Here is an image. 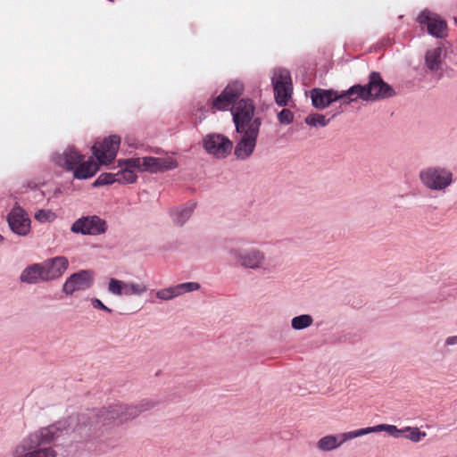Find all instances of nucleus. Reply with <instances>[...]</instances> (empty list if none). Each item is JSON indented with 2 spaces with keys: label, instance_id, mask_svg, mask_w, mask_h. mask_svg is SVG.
<instances>
[{
  "label": "nucleus",
  "instance_id": "16",
  "mask_svg": "<svg viewBox=\"0 0 457 457\" xmlns=\"http://www.w3.org/2000/svg\"><path fill=\"white\" fill-rule=\"evenodd\" d=\"M417 21L421 27H427L430 35L438 38L447 36V24L436 13L425 10L419 14Z\"/></svg>",
  "mask_w": 457,
  "mask_h": 457
},
{
  "label": "nucleus",
  "instance_id": "11",
  "mask_svg": "<svg viewBox=\"0 0 457 457\" xmlns=\"http://www.w3.org/2000/svg\"><path fill=\"white\" fill-rule=\"evenodd\" d=\"M6 220L11 231L18 236L25 237L31 229V220L27 212L18 204L9 212Z\"/></svg>",
  "mask_w": 457,
  "mask_h": 457
},
{
  "label": "nucleus",
  "instance_id": "3",
  "mask_svg": "<svg viewBox=\"0 0 457 457\" xmlns=\"http://www.w3.org/2000/svg\"><path fill=\"white\" fill-rule=\"evenodd\" d=\"M254 106L249 99H241L232 109L233 120L237 133L242 134L235 147V154L245 160L253 153L256 145L261 120L253 119Z\"/></svg>",
  "mask_w": 457,
  "mask_h": 457
},
{
  "label": "nucleus",
  "instance_id": "32",
  "mask_svg": "<svg viewBox=\"0 0 457 457\" xmlns=\"http://www.w3.org/2000/svg\"><path fill=\"white\" fill-rule=\"evenodd\" d=\"M445 345L451 346L457 345V336L448 337L445 341Z\"/></svg>",
  "mask_w": 457,
  "mask_h": 457
},
{
  "label": "nucleus",
  "instance_id": "30",
  "mask_svg": "<svg viewBox=\"0 0 457 457\" xmlns=\"http://www.w3.org/2000/svg\"><path fill=\"white\" fill-rule=\"evenodd\" d=\"M294 114L289 109H283L278 114V120L282 124H289L293 121Z\"/></svg>",
  "mask_w": 457,
  "mask_h": 457
},
{
  "label": "nucleus",
  "instance_id": "34",
  "mask_svg": "<svg viewBox=\"0 0 457 457\" xmlns=\"http://www.w3.org/2000/svg\"><path fill=\"white\" fill-rule=\"evenodd\" d=\"M87 450H92V447L91 446H87Z\"/></svg>",
  "mask_w": 457,
  "mask_h": 457
},
{
  "label": "nucleus",
  "instance_id": "31",
  "mask_svg": "<svg viewBox=\"0 0 457 457\" xmlns=\"http://www.w3.org/2000/svg\"><path fill=\"white\" fill-rule=\"evenodd\" d=\"M91 304L95 309L102 310L106 312L111 313L112 311L109 307H107L100 299L98 298H92L91 299Z\"/></svg>",
  "mask_w": 457,
  "mask_h": 457
},
{
  "label": "nucleus",
  "instance_id": "7",
  "mask_svg": "<svg viewBox=\"0 0 457 457\" xmlns=\"http://www.w3.org/2000/svg\"><path fill=\"white\" fill-rule=\"evenodd\" d=\"M228 253L236 264L245 269H261L266 260L265 253L257 248L231 247Z\"/></svg>",
  "mask_w": 457,
  "mask_h": 457
},
{
  "label": "nucleus",
  "instance_id": "22",
  "mask_svg": "<svg viewBox=\"0 0 457 457\" xmlns=\"http://www.w3.org/2000/svg\"><path fill=\"white\" fill-rule=\"evenodd\" d=\"M313 323V319L310 314H301L291 320V327L295 330H302L309 328Z\"/></svg>",
  "mask_w": 457,
  "mask_h": 457
},
{
  "label": "nucleus",
  "instance_id": "20",
  "mask_svg": "<svg viewBox=\"0 0 457 457\" xmlns=\"http://www.w3.org/2000/svg\"><path fill=\"white\" fill-rule=\"evenodd\" d=\"M20 280L27 284H37L44 281L41 263H34L26 267L20 276Z\"/></svg>",
  "mask_w": 457,
  "mask_h": 457
},
{
  "label": "nucleus",
  "instance_id": "24",
  "mask_svg": "<svg viewBox=\"0 0 457 457\" xmlns=\"http://www.w3.org/2000/svg\"><path fill=\"white\" fill-rule=\"evenodd\" d=\"M329 119H327L323 114L312 113L305 118V123L312 127H325L328 124Z\"/></svg>",
  "mask_w": 457,
  "mask_h": 457
},
{
  "label": "nucleus",
  "instance_id": "25",
  "mask_svg": "<svg viewBox=\"0 0 457 457\" xmlns=\"http://www.w3.org/2000/svg\"><path fill=\"white\" fill-rule=\"evenodd\" d=\"M125 281L111 278L108 283V291L115 295H124Z\"/></svg>",
  "mask_w": 457,
  "mask_h": 457
},
{
  "label": "nucleus",
  "instance_id": "18",
  "mask_svg": "<svg viewBox=\"0 0 457 457\" xmlns=\"http://www.w3.org/2000/svg\"><path fill=\"white\" fill-rule=\"evenodd\" d=\"M69 262L64 256H56L46 260L41 263L44 281H50L59 278L68 269Z\"/></svg>",
  "mask_w": 457,
  "mask_h": 457
},
{
  "label": "nucleus",
  "instance_id": "28",
  "mask_svg": "<svg viewBox=\"0 0 457 457\" xmlns=\"http://www.w3.org/2000/svg\"><path fill=\"white\" fill-rule=\"evenodd\" d=\"M156 296L164 301L171 300L175 298L177 295L176 290L174 287H170L168 288L161 289L157 291Z\"/></svg>",
  "mask_w": 457,
  "mask_h": 457
},
{
  "label": "nucleus",
  "instance_id": "5",
  "mask_svg": "<svg viewBox=\"0 0 457 457\" xmlns=\"http://www.w3.org/2000/svg\"><path fill=\"white\" fill-rule=\"evenodd\" d=\"M394 88L386 83L378 72L373 71L369 76L366 85L356 84L348 89L346 104L361 99L363 101H376L395 96Z\"/></svg>",
  "mask_w": 457,
  "mask_h": 457
},
{
  "label": "nucleus",
  "instance_id": "21",
  "mask_svg": "<svg viewBox=\"0 0 457 457\" xmlns=\"http://www.w3.org/2000/svg\"><path fill=\"white\" fill-rule=\"evenodd\" d=\"M425 61L431 71H438L442 63V47L437 46L427 52Z\"/></svg>",
  "mask_w": 457,
  "mask_h": 457
},
{
  "label": "nucleus",
  "instance_id": "12",
  "mask_svg": "<svg viewBox=\"0 0 457 457\" xmlns=\"http://www.w3.org/2000/svg\"><path fill=\"white\" fill-rule=\"evenodd\" d=\"M94 284V271L91 270H80L72 273L64 282L62 292L66 295H71L76 291H84Z\"/></svg>",
  "mask_w": 457,
  "mask_h": 457
},
{
  "label": "nucleus",
  "instance_id": "26",
  "mask_svg": "<svg viewBox=\"0 0 457 457\" xmlns=\"http://www.w3.org/2000/svg\"><path fill=\"white\" fill-rule=\"evenodd\" d=\"M177 295H181L184 293L192 292L200 288V284L197 282H185L174 286Z\"/></svg>",
  "mask_w": 457,
  "mask_h": 457
},
{
  "label": "nucleus",
  "instance_id": "33",
  "mask_svg": "<svg viewBox=\"0 0 457 457\" xmlns=\"http://www.w3.org/2000/svg\"><path fill=\"white\" fill-rule=\"evenodd\" d=\"M4 240V237L0 234V242H3Z\"/></svg>",
  "mask_w": 457,
  "mask_h": 457
},
{
  "label": "nucleus",
  "instance_id": "23",
  "mask_svg": "<svg viewBox=\"0 0 457 457\" xmlns=\"http://www.w3.org/2000/svg\"><path fill=\"white\" fill-rule=\"evenodd\" d=\"M146 291V286L142 283L125 282L124 295H141Z\"/></svg>",
  "mask_w": 457,
  "mask_h": 457
},
{
  "label": "nucleus",
  "instance_id": "27",
  "mask_svg": "<svg viewBox=\"0 0 457 457\" xmlns=\"http://www.w3.org/2000/svg\"><path fill=\"white\" fill-rule=\"evenodd\" d=\"M117 182V173H103L94 182L95 186H103Z\"/></svg>",
  "mask_w": 457,
  "mask_h": 457
},
{
  "label": "nucleus",
  "instance_id": "13",
  "mask_svg": "<svg viewBox=\"0 0 457 457\" xmlns=\"http://www.w3.org/2000/svg\"><path fill=\"white\" fill-rule=\"evenodd\" d=\"M312 104L316 109L323 110L329 106L330 104L337 100H348V89L338 92L334 89H323L315 87L310 91Z\"/></svg>",
  "mask_w": 457,
  "mask_h": 457
},
{
  "label": "nucleus",
  "instance_id": "15",
  "mask_svg": "<svg viewBox=\"0 0 457 457\" xmlns=\"http://www.w3.org/2000/svg\"><path fill=\"white\" fill-rule=\"evenodd\" d=\"M370 434V428H360L353 431L339 434L337 436H326L318 441L317 446L320 450L324 452L332 451L338 448L341 445L348 440L354 439Z\"/></svg>",
  "mask_w": 457,
  "mask_h": 457
},
{
  "label": "nucleus",
  "instance_id": "14",
  "mask_svg": "<svg viewBox=\"0 0 457 457\" xmlns=\"http://www.w3.org/2000/svg\"><path fill=\"white\" fill-rule=\"evenodd\" d=\"M370 428V434L375 432L386 431L395 438L404 437L411 440V442L418 443L424 438L427 434L424 431H420L417 427H405L403 428H398L395 425L379 424Z\"/></svg>",
  "mask_w": 457,
  "mask_h": 457
},
{
  "label": "nucleus",
  "instance_id": "6",
  "mask_svg": "<svg viewBox=\"0 0 457 457\" xmlns=\"http://www.w3.org/2000/svg\"><path fill=\"white\" fill-rule=\"evenodd\" d=\"M245 86L240 80L229 82L222 92L211 102V109L212 112L216 111H227L232 109L238 102H236L244 93Z\"/></svg>",
  "mask_w": 457,
  "mask_h": 457
},
{
  "label": "nucleus",
  "instance_id": "2",
  "mask_svg": "<svg viewBox=\"0 0 457 457\" xmlns=\"http://www.w3.org/2000/svg\"><path fill=\"white\" fill-rule=\"evenodd\" d=\"M120 143V137L115 135L105 137L101 142H96L92 150L97 162L91 158L85 161L84 155L73 147H69L62 154L57 155L55 162L58 166L72 171L75 179H87L96 173L99 164L106 165L115 159Z\"/></svg>",
  "mask_w": 457,
  "mask_h": 457
},
{
  "label": "nucleus",
  "instance_id": "19",
  "mask_svg": "<svg viewBox=\"0 0 457 457\" xmlns=\"http://www.w3.org/2000/svg\"><path fill=\"white\" fill-rule=\"evenodd\" d=\"M195 207V202H185L170 208L169 213L174 225L182 227L190 219Z\"/></svg>",
  "mask_w": 457,
  "mask_h": 457
},
{
  "label": "nucleus",
  "instance_id": "1",
  "mask_svg": "<svg viewBox=\"0 0 457 457\" xmlns=\"http://www.w3.org/2000/svg\"><path fill=\"white\" fill-rule=\"evenodd\" d=\"M160 403L158 400L148 398L132 405L117 403L79 414L73 428H71L72 418L41 428L23 440V457H56V452L52 447L46 446V445L68 447L73 444L85 443L87 445L100 439L104 431L137 418L139 414L154 409Z\"/></svg>",
  "mask_w": 457,
  "mask_h": 457
},
{
  "label": "nucleus",
  "instance_id": "10",
  "mask_svg": "<svg viewBox=\"0 0 457 457\" xmlns=\"http://www.w3.org/2000/svg\"><path fill=\"white\" fill-rule=\"evenodd\" d=\"M108 225L97 215L82 216L77 219L71 227L74 234L98 236L106 232Z\"/></svg>",
  "mask_w": 457,
  "mask_h": 457
},
{
  "label": "nucleus",
  "instance_id": "4",
  "mask_svg": "<svg viewBox=\"0 0 457 457\" xmlns=\"http://www.w3.org/2000/svg\"><path fill=\"white\" fill-rule=\"evenodd\" d=\"M177 161L170 157H143L126 159L120 164L121 170L117 172V182L133 183L137 176L135 170L151 172L164 171L177 168Z\"/></svg>",
  "mask_w": 457,
  "mask_h": 457
},
{
  "label": "nucleus",
  "instance_id": "9",
  "mask_svg": "<svg viewBox=\"0 0 457 457\" xmlns=\"http://www.w3.org/2000/svg\"><path fill=\"white\" fill-rule=\"evenodd\" d=\"M272 85L276 103L279 106L287 105L293 93L290 72L286 69H276L272 77Z\"/></svg>",
  "mask_w": 457,
  "mask_h": 457
},
{
  "label": "nucleus",
  "instance_id": "17",
  "mask_svg": "<svg viewBox=\"0 0 457 457\" xmlns=\"http://www.w3.org/2000/svg\"><path fill=\"white\" fill-rule=\"evenodd\" d=\"M205 150L218 158H224L232 150V142L220 134L208 135L204 141Z\"/></svg>",
  "mask_w": 457,
  "mask_h": 457
},
{
  "label": "nucleus",
  "instance_id": "29",
  "mask_svg": "<svg viewBox=\"0 0 457 457\" xmlns=\"http://www.w3.org/2000/svg\"><path fill=\"white\" fill-rule=\"evenodd\" d=\"M54 217V213L48 210H39L35 213V219L40 222L51 221Z\"/></svg>",
  "mask_w": 457,
  "mask_h": 457
},
{
  "label": "nucleus",
  "instance_id": "8",
  "mask_svg": "<svg viewBox=\"0 0 457 457\" xmlns=\"http://www.w3.org/2000/svg\"><path fill=\"white\" fill-rule=\"evenodd\" d=\"M420 179L424 186L433 190H444L453 181V173L441 167H428L420 173Z\"/></svg>",
  "mask_w": 457,
  "mask_h": 457
}]
</instances>
